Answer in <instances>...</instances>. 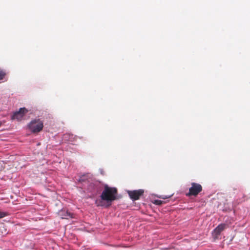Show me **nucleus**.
I'll use <instances>...</instances> for the list:
<instances>
[{
    "label": "nucleus",
    "mask_w": 250,
    "mask_h": 250,
    "mask_svg": "<svg viewBox=\"0 0 250 250\" xmlns=\"http://www.w3.org/2000/svg\"><path fill=\"white\" fill-rule=\"evenodd\" d=\"M164 202L160 200H155L153 203L156 205H161Z\"/></svg>",
    "instance_id": "9"
},
{
    "label": "nucleus",
    "mask_w": 250,
    "mask_h": 250,
    "mask_svg": "<svg viewBox=\"0 0 250 250\" xmlns=\"http://www.w3.org/2000/svg\"><path fill=\"white\" fill-rule=\"evenodd\" d=\"M95 203L97 204V206H103L104 205L102 201H98L96 200Z\"/></svg>",
    "instance_id": "10"
},
{
    "label": "nucleus",
    "mask_w": 250,
    "mask_h": 250,
    "mask_svg": "<svg viewBox=\"0 0 250 250\" xmlns=\"http://www.w3.org/2000/svg\"><path fill=\"white\" fill-rule=\"evenodd\" d=\"M7 214L4 212L0 211V219L7 216Z\"/></svg>",
    "instance_id": "11"
},
{
    "label": "nucleus",
    "mask_w": 250,
    "mask_h": 250,
    "mask_svg": "<svg viewBox=\"0 0 250 250\" xmlns=\"http://www.w3.org/2000/svg\"><path fill=\"white\" fill-rule=\"evenodd\" d=\"M203 190L202 186L201 184L192 182L191 183V187L189 188V191L186 194L188 197L194 196L196 197Z\"/></svg>",
    "instance_id": "3"
},
{
    "label": "nucleus",
    "mask_w": 250,
    "mask_h": 250,
    "mask_svg": "<svg viewBox=\"0 0 250 250\" xmlns=\"http://www.w3.org/2000/svg\"><path fill=\"white\" fill-rule=\"evenodd\" d=\"M27 111L28 110L25 108H21L18 111H17L14 113L12 116V119H17L18 120H21L24 114L27 112Z\"/></svg>",
    "instance_id": "5"
},
{
    "label": "nucleus",
    "mask_w": 250,
    "mask_h": 250,
    "mask_svg": "<svg viewBox=\"0 0 250 250\" xmlns=\"http://www.w3.org/2000/svg\"><path fill=\"white\" fill-rule=\"evenodd\" d=\"M43 123L39 119H35L32 120L28 125V128L33 133L40 132L43 128Z\"/></svg>",
    "instance_id": "2"
},
{
    "label": "nucleus",
    "mask_w": 250,
    "mask_h": 250,
    "mask_svg": "<svg viewBox=\"0 0 250 250\" xmlns=\"http://www.w3.org/2000/svg\"><path fill=\"white\" fill-rule=\"evenodd\" d=\"M144 190L139 189L136 190L128 191V194L130 198L132 200H137L139 199L141 196L144 193Z\"/></svg>",
    "instance_id": "4"
},
{
    "label": "nucleus",
    "mask_w": 250,
    "mask_h": 250,
    "mask_svg": "<svg viewBox=\"0 0 250 250\" xmlns=\"http://www.w3.org/2000/svg\"><path fill=\"white\" fill-rule=\"evenodd\" d=\"M59 214L62 219H68L74 217V214L67 210H62L59 212Z\"/></svg>",
    "instance_id": "7"
},
{
    "label": "nucleus",
    "mask_w": 250,
    "mask_h": 250,
    "mask_svg": "<svg viewBox=\"0 0 250 250\" xmlns=\"http://www.w3.org/2000/svg\"><path fill=\"white\" fill-rule=\"evenodd\" d=\"M6 75V72L5 71L0 68V80L4 79Z\"/></svg>",
    "instance_id": "8"
},
{
    "label": "nucleus",
    "mask_w": 250,
    "mask_h": 250,
    "mask_svg": "<svg viewBox=\"0 0 250 250\" xmlns=\"http://www.w3.org/2000/svg\"><path fill=\"white\" fill-rule=\"evenodd\" d=\"M118 194V190L117 188L115 187H110L108 185H105L104 188L100 196L101 199L103 201H105L108 204L107 207L111 205V203L117 200Z\"/></svg>",
    "instance_id": "1"
},
{
    "label": "nucleus",
    "mask_w": 250,
    "mask_h": 250,
    "mask_svg": "<svg viewBox=\"0 0 250 250\" xmlns=\"http://www.w3.org/2000/svg\"><path fill=\"white\" fill-rule=\"evenodd\" d=\"M1 125H2V123H1V122L0 121V127L1 126Z\"/></svg>",
    "instance_id": "13"
},
{
    "label": "nucleus",
    "mask_w": 250,
    "mask_h": 250,
    "mask_svg": "<svg viewBox=\"0 0 250 250\" xmlns=\"http://www.w3.org/2000/svg\"><path fill=\"white\" fill-rule=\"evenodd\" d=\"M170 196H161L160 197V198H161L162 199H167L168 198H170Z\"/></svg>",
    "instance_id": "12"
},
{
    "label": "nucleus",
    "mask_w": 250,
    "mask_h": 250,
    "mask_svg": "<svg viewBox=\"0 0 250 250\" xmlns=\"http://www.w3.org/2000/svg\"><path fill=\"white\" fill-rule=\"evenodd\" d=\"M227 226L225 224H221L219 225L213 230V235L216 237L219 235L221 232L225 229Z\"/></svg>",
    "instance_id": "6"
}]
</instances>
